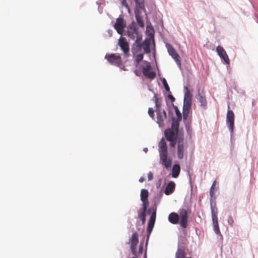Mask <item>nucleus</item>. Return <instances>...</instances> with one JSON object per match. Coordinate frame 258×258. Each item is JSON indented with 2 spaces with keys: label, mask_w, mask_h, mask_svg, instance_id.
<instances>
[{
  "label": "nucleus",
  "mask_w": 258,
  "mask_h": 258,
  "mask_svg": "<svg viewBox=\"0 0 258 258\" xmlns=\"http://www.w3.org/2000/svg\"><path fill=\"white\" fill-rule=\"evenodd\" d=\"M216 181H215L210 188V194L211 197H213L215 194V187Z\"/></svg>",
  "instance_id": "nucleus-33"
},
{
  "label": "nucleus",
  "mask_w": 258,
  "mask_h": 258,
  "mask_svg": "<svg viewBox=\"0 0 258 258\" xmlns=\"http://www.w3.org/2000/svg\"><path fill=\"white\" fill-rule=\"evenodd\" d=\"M168 98L172 101L173 102L175 101V98L172 95H168Z\"/></svg>",
  "instance_id": "nucleus-39"
},
{
  "label": "nucleus",
  "mask_w": 258,
  "mask_h": 258,
  "mask_svg": "<svg viewBox=\"0 0 258 258\" xmlns=\"http://www.w3.org/2000/svg\"><path fill=\"white\" fill-rule=\"evenodd\" d=\"M154 224L155 223L149 221L147 227V231L149 234H150L151 233L154 227Z\"/></svg>",
  "instance_id": "nucleus-28"
},
{
  "label": "nucleus",
  "mask_w": 258,
  "mask_h": 258,
  "mask_svg": "<svg viewBox=\"0 0 258 258\" xmlns=\"http://www.w3.org/2000/svg\"><path fill=\"white\" fill-rule=\"evenodd\" d=\"M190 95V93H188V92H187L185 95V97H188Z\"/></svg>",
  "instance_id": "nucleus-43"
},
{
  "label": "nucleus",
  "mask_w": 258,
  "mask_h": 258,
  "mask_svg": "<svg viewBox=\"0 0 258 258\" xmlns=\"http://www.w3.org/2000/svg\"><path fill=\"white\" fill-rule=\"evenodd\" d=\"M125 27L126 23L124 21L123 18L119 17L116 19V22L114 24V28L118 34L121 35Z\"/></svg>",
  "instance_id": "nucleus-11"
},
{
  "label": "nucleus",
  "mask_w": 258,
  "mask_h": 258,
  "mask_svg": "<svg viewBox=\"0 0 258 258\" xmlns=\"http://www.w3.org/2000/svg\"><path fill=\"white\" fill-rule=\"evenodd\" d=\"M135 13V18H136V21H137L138 25L140 27H143L144 26V23L143 22L141 17L139 14V11L136 10Z\"/></svg>",
  "instance_id": "nucleus-23"
},
{
  "label": "nucleus",
  "mask_w": 258,
  "mask_h": 258,
  "mask_svg": "<svg viewBox=\"0 0 258 258\" xmlns=\"http://www.w3.org/2000/svg\"><path fill=\"white\" fill-rule=\"evenodd\" d=\"M176 139H174V140H172V141H169L170 142V146L171 147H174L176 144Z\"/></svg>",
  "instance_id": "nucleus-37"
},
{
  "label": "nucleus",
  "mask_w": 258,
  "mask_h": 258,
  "mask_svg": "<svg viewBox=\"0 0 258 258\" xmlns=\"http://www.w3.org/2000/svg\"><path fill=\"white\" fill-rule=\"evenodd\" d=\"M148 213L152 212L150 218L149 219V221L152 222H155L156 217V209H154L153 208H150L148 210Z\"/></svg>",
  "instance_id": "nucleus-24"
},
{
  "label": "nucleus",
  "mask_w": 258,
  "mask_h": 258,
  "mask_svg": "<svg viewBox=\"0 0 258 258\" xmlns=\"http://www.w3.org/2000/svg\"><path fill=\"white\" fill-rule=\"evenodd\" d=\"M120 2L121 6L124 7L129 12L130 7L126 2V0H120Z\"/></svg>",
  "instance_id": "nucleus-31"
},
{
  "label": "nucleus",
  "mask_w": 258,
  "mask_h": 258,
  "mask_svg": "<svg viewBox=\"0 0 258 258\" xmlns=\"http://www.w3.org/2000/svg\"><path fill=\"white\" fill-rule=\"evenodd\" d=\"M148 114L153 119H155L154 110L152 108H149L148 109Z\"/></svg>",
  "instance_id": "nucleus-35"
},
{
  "label": "nucleus",
  "mask_w": 258,
  "mask_h": 258,
  "mask_svg": "<svg viewBox=\"0 0 258 258\" xmlns=\"http://www.w3.org/2000/svg\"><path fill=\"white\" fill-rule=\"evenodd\" d=\"M118 44L123 51L124 56L127 57L129 55L130 47L128 43L126 41L125 38L120 37L118 40Z\"/></svg>",
  "instance_id": "nucleus-9"
},
{
  "label": "nucleus",
  "mask_w": 258,
  "mask_h": 258,
  "mask_svg": "<svg viewBox=\"0 0 258 258\" xmlns=\"http://www.w3.org/2000/svg\"><path fill=\"white\" fill-rule=\"evenodd\" d=\"M136 7L140 9H143L144 8V0H134Z\"/></svg>",
  "instance_id": "nucleus-27"
},
{
  "label": "nucleus",
  "mask_w": 258,
  "mask_h": 258,
  "mask_svg": "<svg viewBox=\"0 0 258 258\" xmlns=\"http://www.w3.org/2000/svg\"><path fill=\"white\" fill-rule=\"evenodd\" d=\"M143 58V54L139 53L137 54L136 60L137 63H139Z\"/></svg>",
  "instance_id": "nucleus-34"
},
{
  "label": "nucleus",
  "mask_w": 258,
  "mask_h": 258,
  "mask_svg": "<svg viewBox=\"0 0 258 258\" xmlns=\"http://www.w3.org/2000/svg\"><path fill=\"white\" fill-rule=\"evenodd\" d=\"M226 123L231 133H232L234 126V114L231 110H228L226 115Z\"/></svg>",
  "instance_id": "nucleus-10"
},
{
  "label": "nucleus",
  "mask_w": 258,
  "mask_h": 258,
  "mask_svg": "<svg viewBox=\"0 0 258 258\" xmlns=\"http://www.w3.org/2000/svg\"><path fill=\"white\" fill-rule=\"evenodd\" d=\"M149 192L147 189H142L141 191V200L143 202V207L146 208V207L148 206L149 202L148 197Z\"/></svg>",
  "instance_id": "nucleus-16"
},
{
  "label": "nucleus",
  "mask_w": 258,
  "mask_h": 258,
  "mask_svg": "<svg viewBox=\"0 0 258 258\" xmlns=\"http://www.w3.org/2000/svg\"><path fill=\"white\" fill-rule=\"evenodd\" d=\"M179 224L180 226L186 228L187 226L188 215L187 211L183 209H180L179 210Z\"/></svg>",
  "instance_id": "nucleus-7"
},
{
  "label": "nucleus",
  "mask_w": 258,
  "mask_h": 258,
  "mask_svg": "<svg viewBox=\"0 0 258 258\" xmlns=\"http://www.w3.org/2000/svg\"><path fill=\"white\" fill-rule=\"evenodd\" d=\"M214 230L217 234H219L220 233L219 225L214 226Z\"/></svg>",
  "instance_id": "nucleus-36"
},
{
  "label": "nucleus",
  "mask_w": 258,
  "mask_h": 258,
  "mask_svg": "<svg viewBox=\"0 0 258 258\" xmlns=\"http://www.w3.org/2000/svg\"><path fill=\"white\" fill-rule=\"evenodd\" d=\"M148 207H143L142 210L138 211V217L141 220L142 224H144L146 221V212Z\"/></svg>",
  "instance_id": "nucleus-20"
},
{
  "label": "nucleus",
  "mask_w": 258,
  "mask_h": 258,
  "mask_svg": "<svg viewBox=\"0 0 258 258\" xmlns=\"http://www.w3.org/2000/svg\"><path fill=\"white\" fill-rule=\"evenodd\" d=\"M168 220L173 224H177L179 220L178 214L174 212L170 213L168 216Z\"/></svg>",
  "instance_id": "nucleus-17"
},
{
  "label": "nucleus",
  "mask_w": 258,
  "mask_h": 258,
  "mask_svg": "<svg viewBox=\"0 0 258 258\" xmlns=\"http://www.w3.org/2000/svg\"><path fill=\"white\" fill-rule=\"evenodd\" d=\"M138 234L137 232H134L133 233L131 238V249L133 254L136 255V247L138 243Z\"/></svg>",
  "instance_id": "nucleus-14"
},
{
  "label": "nucleus",
  "mask_w": 258,
  "mask_h": 258,
  "mask_svg": "<svg viewBox=\"0 0 258 258\" xmlns=\"http://www.w3.org/2000/svg\"><path fill=\"white\" fill-rule=\"evenodd\" d=\"M150 39H146L143 43H138L135 45L132 48V51L134 54H135L138 53V50L139 51L141 50V49L143 48L145 53H149L150 52Z\"/></svg>",
  "instance_id": "nucleus-2"
},
{
  "label": "nucleus",
  "mask_w": 258,
  "mask_h": 258,
  "mask_svg": "<svg viewBox=\"0 0 258 258\" xmlns=\"http://www.w3.org/2000/svg\"><path fill=\"white\" fill-rule=\"evenodd\" d=\"M197 98L199 102L200 103L201 106H205L206 105L207 101L205 97L202 96L200 93H199Z\"/></svg>",
  "instance_id": "nucleus-26"
},
{
  "label": "nucleus",
  "mask_w": 258,
  "mask_h": 258,
  "mask_svg": "<svg viewBox=\"0 0 258 258\" xmlns=\"http://www.w3.org/2000/svg\"><path fill=\"white\" fill-rule=\"evenodd\" d=\"M162 82L166 91L169 92L170 90V88L167 83L166 79L165 78H163Z\"/></svg>",
  "instance_id": "nucleus-30"
},
{
  "label": "nucleus",
  "mask_w": 258,
  "mask_h": 258,
  "mask_svg": "<svg viewBox=\"0 0 258 258\" xmlns=\"http://www.w3.org/2000/svg\"><path fill=\"white\" fill-rule=\"evenodd\" d=\"M144 180H145V178H144L143 177H141L139 179V181H140V182H143Z\"/></svg>",
  "instance_id": "nucleus-40"
},
{
  "label": "nucleus",
  "mask_w": 258,
  "mask_h": 258,
  "mask_svg": "<svg viewBox=\"0 0 258 258\" xmlns=\"http://www.w3.org/2000/svg\"><path fill=\"white\" fill-rule=\"evenodd\" d=\"M144 151L146 152L148 151V149L147 148H145L144 149Z\"/></svg>",
  "instance_id": "nucleus-45"
},
{
  "label": "nucleus",
  "mask_w": 258,
  "mask_h": 258,
  "mask_svg": "<svg viewBox=\"0 0 258 258\" xmlns=\"http://www.w3.org/2000/svg\"><path fill=\"white\" fill-rule=\"evenodd\" d=\"M212 216L213 222H218V219L217 215V213H215L213 210H212Z\"/></svg>",
  "instance_id": "nucleus-32"
},
{
  "label": "nucleus",
  "mask_w": 258,
  "mask_h": 258,
  "mask_svg": "<svg viewBox=\"0 0 258 258\" xmlns=\"http://www.w3.org/2000/svg\"><path fill=\"white\" fill-rule=\"evenodd\" d=\"M148 178L149 180H151L153 178V174L151 172H149L148 174Z\"/></svg>",
  "instance_id": "nucleus-38"
},
{
  "label": "nucleus",
  "mask_w": 258,
  "mask_h": 258,
  "mask_svg": "<svg viewBox=\"0 0 258 258\" xmlns=\"http://www.w3.org/2000/svg\"><path fill=\"white\" fill-rule=\"evenodd\" d=\"M156 113V122L158 124L160 127H163L164 126V121L167 118V114L166 111L164 110L155 109Z\"/></svg>",
  "instance_id": "nucleus-8"
},
{
  "label": "nucleus",
  "mask_w": 258,
  "mask_h": 258,
  "mask_svg": "<svg viewBox=\"0 0 258 258\" xmlns=\"http://www.w3.org/2000/svg\"><path fill=\"white\" fill-rule=\"evenodd\" d=\"M152 100L155 101L156 109L162 110L161 109L162 98L159 97L157 94H155Z\"/></svg>",
  "instance_id": "nucleus-19"
},
{
  "label": "nucleus",
  "mask_w": 258,
  "mask_h": 258,
  "mask_svg": "<svg viewBox=\"0 0 258 258\" xmlns=\"http://www.w3.org/2000/svg\"><path fill=\"white\" fill-rule=\"evenodd\" d=\"M186 148L183 138H179L178 139L177 146V154L178 159H181L183 158Z\"/></svg>",
  "instance_id": "nucleus-5"
},
{
  "label": "nucleus",
  "mask_w": 258,
  "mask_h": 258,
  "mask_svg": "<svg viewBox=\"0 0 258 258\" xmlns=\"http://www.w3.org/2000/svg\"><path fill=\"white\" fill-rule=\"evenodd\" d=\"M175 258H185V252L184 249L178 248L175 253Z\"/></svg>",
  "instance_id": "nucleus-25"
},
{
  "label": "nucleus",
  "mask_w": 258,
  "mask_h": 258,
  "mask_svg": "<svg viewBox=\"0 0 258 258\" xmlns=\"http://www.w3.org/2000/svg\"><path fill=\"white\" fill-rule=\"evenodd\" d=\"M158 146L160 159L161 163L166 168H168L171 166V160L167 157V147L165 140L164 138L161 139Z\"/></svg>",
  "instance_id": "nucleus-1"
},
{
  "label": "nucleus",
  "mask_w": 258,
  "mask_h": 258,
  "mask_svg": "<svg viewBox=\"0 0 258 258\" xmlns=\"http://www.w3.org/2000/svg\"><path fill=\"white\" fill-rule=\"evenodd\" d=\"M216 51L217 52L219 56L225 61L227 64H229L230 60L228 56L224 50V49L221 46H218L216 48Z\"/></svg>",
  "instance_id": "nucleus-12"
},
{
  "label": "nucleus",
  "mask_w": 258,
  "mask_h": 258,
  "mask_svg": "<svg viewBox=\"0 0 258 258\" xmlns=\"http://www.w3.org/2000/svg\"><path fill=\"white\" fill-rule=\"evenodd\" d=\"M105 58L111 64L118 67L122 66V59L117 53L106 54Z\"/></svg>",
  "instance_id": "nucleus-4"
},
{
  "label": "nucleus",
  "mask_w": 258,
  "mask_h": 258,
  "mask_svg": "<svg viewBox=\"0 0 258 258\" xmlns=\"http://www.w3.org/2000/svg\"><path fill=\"white\" fill-rule=\"evenodd\" d=\"M143 252V247L142 246H140L139 248V252L142 253Z\"/></svg>",
  "instance_id": "nucleus-41"
},
{
  "label": "nucleus",
  "mask_w": 258,
  "mask_h": 258,
  "mask_svg": "<svg viewBox=\"0 0 258 258\" xmlns=\"http://www.w3.org/2000/svg\"><path fill=\"white\" fill-rule=\"evenodd\" d=\"M178 134V132H176L175 131L170 128L165 130L164 132L165 136L168 141H172V140L177 139Z\"/></svg>",
  "instance_id": "nucleus-15"
},
{
  "label": "nucleus",
  "mask_w": 258,
  "mask_h": 258,
  "mask_svg": "<svg viewBox=\"0 0 258 258\" xmlns=\"http://www.w3.org/2000/svg\"><path fill=\"white\" fill-rule=\"evenodd\" d=\"M166 47L167 49L169 55L174 59L176 63V64L180 67L181 66V62L180 56L179 54L177 53L175 49L169 43L166 44Z\"/></svg>",
  "instance_id": "nucleus-6"
},
{
  "label": "nucleus",
  "mask_w": 258,
  "mask_h": 258,
  "mask_svg": "<svg viewBox=\"0 0 258 258\" xmlns=\"http://www.w3.org/2000/svg\"><path fill=\"white\" fill-rule=\"evenodd\" d=\"M175 184L173 181H170L166 186L164 192L166 195L172 194L175 189Z\"/></svg>",
  "instance_id": "nucleus-18"
},
{
  "label": "nucleus",
  "mask_w": 258,
  "mask_h": 258,
  "mask_svg": "<svg viewBox=\"0 0 258 258\" xmlns=\"http://www.w3.org/2000/svg\"><path fill=\"white\" fill-rule=\"evenodd\" d=\"M181 119H177V118H173L171 128L170 129L175 131L176 132H179V122Z\"/></svg>",
  "instance_id": "nucleus-21"
},
{
  "label": "nucleus",
  "mask_w": 258,
  "mask_h": 258,
  "mask_svg": "<svg viewBox=\"0 0 258 258\" xmlns=\"http://www.w3.org/2000/svg\"><path fill=\"white\" fill-rule=\"evenodd\" d=\"M180 171V167L178 164H174L172 170V176L173 178H177Z\"/></svg>",
  "instance_id": "nucleus-22"
},
{
  "label": "nucleus",
  "mask_w": 258,
  "mask_h": 258,
  "mask_svg": "<svg viewBox=\"0 0 258 258\" xmlns=\"http://www.w3.org/2000/svg\"><path fill=\"white\" fill-rule=\"evenodd\" d=\"M183 117H184V118H185V115L184 113H183Z\"/></svg>",
  "instance_id": "nucleus-46"
},
{
  "label": "nucleus",
  "mask_w": 258,
  "mask_h": 258,
  "mask_svg": "<svg viewBox=\"0 0 258 258\" xmlns=\"http://www.w3.org/2000/svg\"><path fill=\"white\" fill-rule=\"evenodd\" d=\"M151 31H152V32H153V29H151ZM150 34V35H151L152 37L153 36V33H152V32H151Z\"/></svg>",
  "instance_id": "nucleus-44"
},
{
  "label": "nucleus",
  "mask_w": 258,
  "mask_h": 258,
  "mask_svg": "<svg viewBox=\"0 0 258 258\" xmlns=\"http://www.w3.org/2000/svg\"><path fill=\"white\" fill-rule=\"evenodd\" d=\"M174 108H175V111L176 116L174 117V118H177V119H181V118H182L181 114L180 111L179 110V109H178L177 107L175 106L174 107Z\"/></svg>",
  "instance_id": "nucleus-29"
},
{
  "label": "nucleus",
  "mask_w": 258,
  "mask_h": 258,
  "mask_svg": "<svg viewBox=\"0 0 258 258\" xmlns=\"http://www.w3.org/2000/svg\"><path fill=\"white\" fill-rule=\"evenodd\" d=\"M151 65L148 63L146 66L143 68V74L146 78L153 79L156 77V73L153 71H150Z\"/></svg>",
  "instance_id": "nucleus-13"
},
{
  "label": "nucleus",
  "mask_w": 258,
  "mask_h": 258,
  "mask_svg": "<svg viewBox=\"0 0 258 258\" xmlns=\"http://www.w3.org/2000/svg\"><path fill=\"white\" fill-rule=\"evenodd\" d=\"M127 35L130 38L136 39L135 45L140 42L142 39V35L139 32L137 27L134 25L128 27Z\"/></svg>",
  "instance_id": "nucleus-3"
},
{
  "label": "nucleus",
  "mask_w": 258,
  "mask_h": 258,
  "mask_svg": "<svg viewBox=\"0 0 258 258\" xmlns=\"http://www.w3.org/2000/svg\"><path fill=\"white\" fill-rule=\"evenodd\" d=\"M213 226L218 225V222H213Z\"/></svg>",
  "instance_id": "nucleus-42"
}]
</instances>
